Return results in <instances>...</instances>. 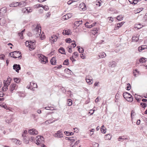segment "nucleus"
<instances>
[{
    "label": "nucleus",
    "mask_w": 147,
    "mask_h": 147,
    "mask_svg": "<svg viewBox=\"0 0 147 147\" xmlns=\"http://www.w3.org/2000/svg\"><path fill=\"white\" fill-rule=\"evenodd\" d=\"M41 27L37 26H36V28L33 30V32L35 37H40L41 31Z\"/></svg>",
    "instance_id": "1"
},
{
    "label": "nucleus",
    "mask_w": 147,
    "mask_h": 147,
    "mask_svg": "<svg viewBox=\"0 0 147 147\" xmlns=\"http://www.w3.org/2000/svg\"><path fill=\"white\" fill-rule=\"evenodd\" d=\"M38 57L39 59L41 61V62H43L46 63L48 61L47 58L42 55H39Z\"/></svg>",
    "instance_id": "2"
},
{
    "label": "nucleus",
    "mask_w": 147,
    "mask_h": 147,
    "mask_svg": "<svg viewBox=\"0 0 147 147\" xmlns=\"http://www.w3.org/2000/svg\"><path fill=\"white\" fill-rule=\"evenodd\" d=\"M30 45L29 46V50L30 51H32L36 47L35 45V41L34 40L33 41L31 40H30Z\"/></svg>",
    "instance_id": "3"
},
{
    "label": "nucleus",
    "mask_w": 147,
    "mask_h": 147,
    "mask_svg": "<svg viewBox=\"0 0 147 147\" xmlns=\"http://www.w3.org/2000/svg\"><path fill=\"white\" fill-rule=\"evenodd\" d=\"M63 135L62 131L60 130L57 131V133H55L54 136L55 137L61 138L63 137Z\"/></svg>",
    "instance_id": "4"
},
{
    "label": "nucleus",
    "mask_w": 147,
    "mask_h": 147,
    "mask_svg": "<svg viewBox=\"0 0 147 147\" xmlns=\"http://www.w3.org/2000/svg\"><path fill=\"white\" fill-rule=\"evenodd\" d=\"M13 68L18 73L21 69L20 66L19 64H14L13 66Z\"/></svg>",
    "instance_id": "5"
},
{
    "label": "nucleus",
    "mask_w": 147,
    "mask_h": 147,
    "mask_svg": "<svg viewBox=\"0 0 147 147\" xmlns=\"http://www.w3.org/2000/svg\"><path fill=\"white\" fill-rule=\"evenodd\" d=\"M6 8L5 7H3L0 10V16H4L6 13Z\"/></svg>",
    "instance_id": "6"
},
{
    "label": "nucleus",
    "mask_w": 147,
    "mask_h": 147,
    "mask_svg": "<svg viewBox=\"0 0 147 147\" xmlns=\"http://www.w3.org/2000/svg\"><path fill=\"white\" fill-rule=\"evenodd\" d=\"M10 90L12 92L14 90L16 89L17 88V86L16 84H12L10 85Z\"/></svg>",
    "instance_id": "7"
},
{
    "label": "nucleus",
    "mask_w": 147,
    "mask_h": 147,
    "mask_svg": "<svg viewBox=\"0 0 147 147\" xmlns=\"http://www.w3.org/2000/svg\"><path fill=\"white\" fill-rule=\"evenodd\" d=\"M28 133L31 135H37L38 134V131L34 129L29 130Z\"/></svg>",
    "instance_id": "8"
},
{
    "label": "nucleus",
    "mask_w": 147,
    "mask_h": 147,
    "mask_svg": "<svg viewBox=\"0 0 147 147\" xmlns=\"http://www.w3.org/2000/svg\"><path fill=\"white\" fill-rule=\"evenodd\" d=\"M37 138H38V139L36 140V141L37 142L36 143V144L38 145L40 143H41V141H42L44 140V138L42 136H38L37 137Z\"/></svg>",
    "instance_id": "9"
},
{
    "label": "nucleus",
    "mask_w": 147,
    "mask_h": 147,
    "mask_svg": "<svg viewBox=\"0 0 147 147\" xmlns=\"http://www.w3.org/2000/svg\"><path fill=\"white\" fill-rule=\"evenodd\" d=\"M13 120V119L12 117V116L11 115H10L6 118L5 121L6 123H9L11 122Z\"/></svg>",
    "instance_id": "10"
},
{
    "label": "nucleus",
    "mask_w": 147,
    "mask_h": 147,
    "mask_svg": "<svg viewBox=\"0 0 147 147\" xmlns=\"http://www.w3.org/2000/svg\"><path fill=\"white\" fill-rule=\"evenodd\" d=\"M79 7L83 10H85L86 9L85 4L83 3H81L79 5Z\"/></svg>",
    "instance_id": "11"
},
{
    "label": "nucleus",
    "mask_w": 147,
    "mask_h": 147,
    "mask_svg": "<svg viewBox=\"0 0 147 147\" xmlns=\"http://www.w3.org/2000/svg\"><path fill=\"white\" fill-rule=\"evenodd\" d=\"M58 38V37L56 35H54L51 36V38H50V40L53 42H52V43H53L57 41Z\"/></svg>",
    "instance_id": "12"
},
{
    "label": "nucleus",
    "mask_w": 147,
    "mask_h": 147,
    "mask_svg": "<svg viewBox=\"0 0 147 147\" xmlns=\"http://www.w3.org/2000/svg\"><path fill=\"white\" fill-rule=\"evenodd\" d=\"M17 52H18L17 53H16V54H15L14 57H13V58L15 59H16L17 58H21L22 57L21 53L19 51H16Z\"/></svg>",
    "instance_id": "13"
},
{
    "label": "nucleus",
    "mask_w": 147,
    "mask_h": 147,
    "mask_svg": "<svg viewBox=\"0 0 147 147\" xmlns=\"http://www.w3.org/2000/svg\"><path fill=\"white\" fill-rule=\"evenodd\" d=\"M132 41L133 42H137L139 39V36L138 35L133 36L132 38Z\"/></svg>",
    "instance_id": "14"
},
{
    "label": "nucleus",
    "mask_w": 147,
    "mask_h": 147,
    "mask_svg": "<svg viewBox=\"0 0 147 147\" xmlns=\"http://www.w3.org/2000/svg\"><path fill=\"white\" fill-rule=\"evenodd\" d=\"M70 33H71L70 30L68 29L66 30H63L62 34L64 35H68L70 34Z\"/></svg>",
    "instance_id": "15"
},
{
    "label": "nucleus",
    "mask_w": 147,
    "mask_h": 147,
    "mask_svg": "<svg viewBox=\"0 0 147 147\" xmlns=\"http://www.w3.org/2000/svg\"><path fill=\"white\" fill-rule=\"evenodd\" d=\"M56 60L55 57L52 58L50 60V63L52 65H56Z\"/></svg>",
    "instance_id": "16"
},
{
    "label": "nucleus",
    "mask_w": 147,
    "mask_h": 147,
    "mask_svg": "<svg viewBox=\"0 0 147 147\" xmlns=\"http://www.w3.org/2000/svg\"><path fill=\"white\" fill-rule=\"evenodd\" d=\"M37 87V85L36 83H35L34 82H31L30 83V88H31L32 89L33 88H35Z\"/></svg>",
    "instance_id": "17"
},
{
    "label": "nucleus",
    "mask_w": 147,
    "mask_h": 147,
    "mask_svg": "<svg viewBox=\"0 0 147 147\" xmlns=\"http://www.w3.org/2000/svg\"><path fill=\"white\" fill-rule=\"evenodd\" d=\"M124 23L125 22H122L121 23H119L117 24V26H115V29H118L119 28L121 27L122 26V25L124 24Z\"/></svg>",
    "instance_id": "18"
},
{
    "label": "nucleus",
    "mask_w": 147,
    "mask_h": 147,
    "mask_svg": "<svg viewBox=\"0 0 147 147\" xmlns=\"http://www.w3.org/2000/svg\"><path fill=\"white\" fill-rule=\"evenodd\" d=\"M22 137H23V140L24 142L26 144H28L29 142V138H28L26 136Z\"/></svg>",
    "instance_id": "19"
},
{
    "label": "nucleus",
    "mask_w": 147,
    "mask_h": 147,
    "mask_svg": "<svg viewBox=\"0 0 147 147\" xmlns=\"http://www.w3.org/2000/svg\"><path fill=\"white\" fill-rule=\"evenodd\" d=\"M82 20L76 21L74 24V26L77 27H78L80 25L82 24Z\"/></svg>",
    "instance_id": "20"
},
{
    "label": "nucleus",
    "mask_w": 147,
    "mask_h": 147,
    "mask_svg": "<svg viewBox=\"0 0 147 147\" xmlns=\"http://www.w3.org/2000/svg\"><path fill=\"white\" fill-rule=\"evenodd\" d=\"M59 52L62 54H65L64 49L62 47H60L59 49Z\"/></svg>",
    "instance_id": "21"
},
{
    "label": "nucleus",
    "mask_w": 147,
    "mask_h": 147,
    "mask_svg": "<svg viewBox=\"0 0 147 147\" xmlns=\"http://www.w3.org/2000/svg\"><path fill=\"white\" fill-rule=\"evenodd\" d=\"M116 66L115 62L114 61H112L110 62L109 64V66L112 67H114Z\"/></svg>",
    "instance_id": "22"
},
{
    "label": "nucleus",
    "mask_w": 147,
    "mask_h": 147,
    "mask_svg": "<svg viewBox=\"0 0 147 147\" xmlns=\"http://www.w3.org/2000/svg\"><path fill=\"white\" fill-rule=\"evenodd\" d=\"M71 15L69 13H68L64 16H63V18L65 20H67L71 17Z\"/></svg>",
    "instance_id": "23"
},
{
    "label": "nucleus",
    "mask_w": 147,
    "mask_h": 147,
    "mask_svg": "<svg viewBox=\"0 0 147 147\" xmlns=\"http://www.w3.org/2000/svg\"><path fill=\"white\" fill-rule=\"evenodd\" d=\"M111 138V134H107L105 135L104 138L106 140H110Z\"/></svg>",
    "instance_id": "24"
},
{
    "label": "nucleus",
    "mask_w": 147,
    "mask_h": 147,
    "mask_svg": "<svg viewBox=\"0 0 147 147\" xmlns=\"http://www.w3.org/2000/svg\"><path fill=\"white\" fill-rule=\"evenodd\" d=\"M18 6H19V3L16 2L13 3L12 4H11L10 5V6L11 7H16Z\"/></svg>",
    "instance_id": "25"
},
{
    "label": "nucleus",
    "mask_w": 147,
    "mask_h": 147,
    "mask_svg": "<svg viewBox=\"0 0 147 147\" xmlns=\"http://www.w3.org/2000/svg\"><path fill=\"white\" fill-rule=\"evenodd\" d=\"M106 56V54L104 52H102L99 55V57L100 58L105 57Z\"/></svg>",
    "instance_id": "26"
},
{
    "label": "nucleus",
    "mask_w": 147,
    "mask_h": 147,
    "mask_svg": "<svg viewBox=\"0 0 147 147\" xmlns=\"http://www.w3.org/2000/svg\"><path fill=\"white\" fill-rule=\"evenodd\" d=\"M26 3L25 2H22L19 3V6L23 7L26 5Z\"/></svg>",
    "instance_id": "27"
},
{
    "label": "nucleus",
    "mask_w": 147,
    "mask_h": 147,
    "mask_svg": "<svg viewBox=\"0 0 147 147\" xmlns=\"http://www.w3.org/2000/svg\"><path fill=\"white\" fill-rule=\"evenodd\" d=\"M67 104L69 106L71 105L72 104V100L70 99H68L67 100Z\"/></svg>",
    "instance_id": "28"
},
{
    "label": "nucleus",
    "mask_w": 147,
    "mask_h": 147,
    "mask_svg": "<svg viewBox=\"0 0 147 147\" xmlns=\"http://www.w3.org/2000/svg\"><path fill=\"white\" fill-rule=\"evenodd\" d=\"M8 89L7 86L6 84L4 83V87L2 88V90L3 91H5Z\"/></svg>",
    "instance_id": "29"
},
{
    "label": "nucleus",
    "mask_w": 147,
    "mask_h": 147,
    "mask_svg": "<svg viewBox=\"0 0 147 147\" xmlns=\"http://www.w3.org/2000/svg\"><path fill=\"white\" fill-rule=\"evenodd\" d=\"M86 82L89 85L92 84V80L86 78Z\"/></svg>",
    "instance_id": "30"
},
{
    "label": "nucleus",
    "mask_w": 147,
    "mask_h": 147,
    "mask_svg": "<svg viewBox=\"0 0 147 147\" xmlns=\"http://www.w3.org/2000/svg\"><path fill=\"white\" fill-rule=\"evenodd\" d=\"M18 53V52L17 51H14L10 53H9V55L11 57H13V58L14 57V56L15 54H16V53Z\"/></svg>",
    "instance_id": "31"
},
{
    "label": "nucleus",
    "mask_w": 147,
    "mask_h": 147,
    "mask_svg": "<svg viewBox=\"0 0 147 147\" xmlns=\"http://www.w3.org/2000/svg\"><path fill=\"white\" fill-rule=\"evenodd\" d=\"M101 131L102 133H103L104 134L106 133V131L105 130V128L103 125L101 127Z\"/></svg>",
    "instance_id": "32"
},
{
    "label": "nucleus",
    "mask_w": 147,
    "mask_h": 147,
    "mask_svg": "<svg viewBox=\"0 0 147 147\" xmlns=\"http://www.w3.org/2000/svg\"><path fill=\"white\" fill-rule=\"evenodd\" d=\"M77 48H78V51H79V53H82L84 52V49L82 48H81L80 49V46H78Z\"/></svg>",
    "instance_id": "33"
},
{
    "label": "nucleus",
    "mask_w": 147,
    "mask_h": 147,
    "mask_svg": "<svg viewBox=\"0 0 147 147\" xmlns=\"http://www.w3.org/2000/svg\"><path fill=\"white\" fill-rule=\"evenodd\" d=\"M146 58H144L143 57L141 58L139 60V61L141 63H143L144 62H145L146 60H145Z\"/></svg>",
    "instance_id": "34"
},
{
    "label": "nucleus",
    "mask_w": 147,
    "mask_h": 147,
    "mask_svg": "<svg viewBox=\"0 0 147 147\" xmlns=\"http://www.w3.org/2000/svg\"><path fill=\"white\" fill-rule=\"evenodd\" d=\"M123 17L121 15L118 16L117 17V19L119 21H120L123 20Z\"/></svg>",
    "instance_id": "35"
},
{
    "label": "nucleus",
    "mask_w": 147,
    "mask_h": 147,
    "mask_svg": "<svg viewBox=\"0 0 147 147\" xmlns=\"http://www.w3.org/2000/svg\"><path fill=\"white\" fill-rule=\"evenodd\" d=\"M144 9L142 7L140 8H138L137 10L135 11L136 13H138L142 11Z\"/></svg>",
    "instance_id": "36"
},
{
    "label": "nucleus",
    "mask_w": 147,
    "mask_h": 147,
    "mask_svg": "<svg viewBox=\"0 0 147 147\" xmlns=\"http://www.w3.org/2000/svg\"><path fill=\"white\" fill-rule=\"evenodd\" d=\"M68 61L69 60L68 59H66L65 60L63 63V65H68L69 64Z\"/></svg>",
    "instance_id": "37"
},
{
    "label": "nucleus",
    "mask_w": 147,
    "mask_h": 147,
    "mask_svg": "<svg viewBox=\"0 0 147 147\" xmlns=\"http://www.w3.org/2000/svg\"><path fill=\"white\" fill-rule=\"evenodd\" d=\"M127 92H125L124 93H123V97L124 98L126 99L127 98H128V97L129 96L128 95V94H127Z\"/></svg>",
    "instance_id": "38"
},
{
    "label": "nucleus",
    "mask_w": 147,
    "mask_h": 147,
    "mask_svg": "<svg viewBox=\"0 0 147 147\" xmlns=\"http://www.w3.org/2000/svg\"><path fill=\"white\" fill-rule=\"evenodd\" d=\"M140 105L142 106V107L144 108H145L147 106L146 104L144 102H141Z\"/></svg>",
    "instance_id": "39"
},
{
    "label": "nucleus",
    "mask_w": 147,
    "mask_h": 147,
    "mask_svg": "<svg viewBox=\"0 0 147 147\" xmlns=\"http://www.w3.org/2000/svg\"><path fill=\"white\" fill-rule=\"evenodd\" d=\"M51 120H47L45 122V123L46 124H50L51 123H52L54 121H51Z\"/></svg>",
    "instance_id": "40"
},
{
    "label": "nucleus",
    "mask_w": 147,
    "mask_h": 147,
    "mask_svg": "<svg viewBox=\"0 0 147 147\" xmlns=\"http://www.w3.org/2000/svg\"><path fill=\"white\" fill-rule=\"evenodd\" d=\"M10 140H11L12 141L14 142L16 144L18 143V140L16 138H11L10 139Z\"/></svg>",
    "instance_id": "41"
},
{
    "label": "nucleus",
    "mask_w": 147,
    "mask_h": 147,
    "mask_svg": "<svg viewBox=\"0 0 147 147\" xmlns=\"http://www.w3.org/2000/svg\"><path fill=\"white\" fill-rule=\"evenodd\" d=\"M14 80L15 82L16 83H18L20 82V80L19 78H14Z\"/></svg>",
    "instance_id": "42"
},
{
    "label": "nucleus",
    "mask_w": 147,
    "mask_h": 147,
    "mask_svg": "<svg viewBox=\"0 0 147 147\" xmlns=\"http://www.w3.org/2000/svg\"><path fill=\"white\" fill-rule=\"evenodd\" d=\"M40 38L41 39V40H43L44 39L45 37V35L44 34V33L43 32L41 34L40 36Z\"/></svg>",
    "instance_id": "43"
},
{
    "label": "nucleus",
    "mask_w": 147,
    "mask_h": 147,
    "mask_svg": "<svg viewBox=\"0 0 147 147\" xmlns=\"http://www.w3.org/2000/svg\"><path fill=\"white\" fill-rule=\"evenodd\" d=\"M45 108L46 109L48 110H53V107H46Z\"/></svg>",
    "instance_id": "44"
},
{
    "label": "nucleus",
    "mask_w": 147,
    "mask_h": 147,
    "mask_svg": "<svg viewBox=\"0 0 147 147\" xmlns=\"http://www.w3.org/2000/svg\"><path fill=\"white\" fill-rule=\"evenodd\" d=\"M42 7L45 11H47L49 9V7L46 5L43 6Z\"/></svg>",
    "instance_id": "45"
},
{
    "label": "nucleus",
    "mask_w": 147,
    "mask_h": 147,
    "mask_svg": "<svg viewBox=\"0 0 147 147\" xmlns=\"http://www.w3.org/2000/svg\"><path fill=\"white\" fill-rule=\"evenodd\" d=\"M98 30V28H94L93 31H94V33H93V34H96L97 33V31Z\"/></svg>",
    "instance_id": "46"
},
{
    "label": "nucleus",
    "mask_w": 147,
    "mask_h": 147,
    "mask_svg": "<svg viewBox=\"0 0 147 147\" xmlns=\"http://www.w3.org/2000/svg\"><path fill=\"white\" fill-rule=\"evenodd\" d=\"M65 71L67 72L68 74H69L70 73L71 71L68 68H66L65 69Z\"/></svg>",
    "instance_id": "47"
},
{
    "label": "nucleus",
    "mask_w": 147,
    "mask_h": 147,
    "mask_svg": "<svg viewBox=\"0 0 147 147\" xmlns=\"http://www.w3.org/2000/svg\"><path fill=\"white\" fill-rule=\"evenodd\" d=\"M139 1H140L139 0H134L133 3V4H137Z\"/></svg>",
    "instance_id": "48"
},
{
    "label": "nucleus",
    "mask_w": 147,
    "mask_h": 147,
    "mask_svg": "<svg viewBox=\"0 0 147 147\" xmlns=\"http://www.w3.org/2000/svg\"><path fill=\"white\" fill-rule=\"evenodd\" d=\"M43 6V5L42 4H37L34 5L35 8H38Z\"/></svg>",
    "instance_id": "49"
},
{
    "label": "nucleus",
    "mask_w": 147,
    "mask_h": 147,
    "mask_svg": "<svg viewBox=\"0 0 147 147\" xmlns=\"http://www.w3.org/2000/svg\"><path fill=\"white\" fill-rule=\"evenodd\" d=\"M73 42H74V43H72L71 44V47H73L74 48L76 46V45L75 43V41L74 40V41H73Z\"/></svg>",
    "instance_id": "50"
},
{
    "label": "nucleus",
    "mask_w": 147,
    "mask_h": 147,
    "mask_svg": "<svg viewBox=\"0 0 147 147\" xmlns=\"http://www.w3.org/2000/svg\"><path fill=\"white\" fill-rule=\"evenodd\" d=\"M128 86L126 87V89L127 90H129L131 89V86L129 83L127 84Z\"/></svg>",
    "instance_id": "51"
},
{
    "label": "nucleus",
    "mask_w": 147,
    "mask_h": 147,
    "mask_svg": "<svg viewBox=\"0 0 147 147\" xmlns=\"http://www.w3.org/2000/svg\"><path fill=\"white\" fill-rule=\"evenodd\" d=\"M18 35L20 37V38L21 39L23 38V33L22 32H20L18 33Z\"/></svg>",
    "instance_id": "52"
},
{
    "label": "nucleus",
    "mask_w": 147,
    "mask_h": 147,
    "mask_svg": "<svg viewBox=\"0 0 147 147\" xmlns=\"http://www.w3.org/2000/svg\"><path fill=\"white\" fill-rule=\"evenodd\" d=\"M25 45L27 47L29 46L30 45V41H26L25 42Z\"/></svg>",
    "instance_id": "53"
},
{
    "label": "nucleus",
    "mask_w": 147,
    "mask_h": 147,
    "mask_svg": "<svg viewBox=\"0 0 147 147\" xmlns=\"http://www.w3.org/2000/svg\"><path fill=\"white\" fill-rule=\"evenodd\" d=\"M71 39L70 38H67L65 40V41L66 42L68 43H71Z\"/></svg>",
    "instance_id": "54"
},
{
    "label": "nucleus",
    "mask_w": 147,
    "mask_h": 147,
    "mask_svg": "<svg viewBox=\"0 0 147 147\" xmlns=\"http://www.w3.org/2000/svg\"><path fill=\"white\" fill-rule=\"evenodd\" d=\"M69 140L72 142H74L75 140V138L73 137H70Z\"/></svg>",
    "instance_id": "55"
},
{
    "label": "nucleus",
    "mask_w": 147,
    "mask_h": 147,
    "mask_svg": "<svg viewBox=\"0 0 147 147\" xmlns=\"http://www.w3.org/2000/svg\"><path fill=\"white\" fill-rule=\"evenodd\" d=\"M128 102H132L133 100V98H127L125 99Z\"/></svg>",
    "instance_id": "56"
},
{
    "label": "nucleus",
    "mask_w": 147,
    "mask_h": 147,
    "mask_svg": "<svg viewBox=\"0 0 147 147\" xmlns=\"http://www.w3.org/2000/svg\"><path fill=\"white\" fill-rule=\"evenodd\" d=\"M27 133V131L26 130H25L24 131V132L22 134V136H26V134Z\"/></svg>",
    "instance_id": "57"
},
{
    "label": "nucleus",
    "mask_w": 147,
    "mask_h": 147,
    "mask_svg": "<svg viewBox=\"0 0 147 147\" xmlns=\"http://www.w3.org/2000/svg\"><path fill=\"white\" fill-rule=\"evenodd\" d=\"M93 145L94 147H98V146L99 144L98 143L94 142L93 143Z\"/></svg>",
    "instance_id": "58"
},
{
    "label": "nucleus",
    "mask_w": 147,
    "mask_h": 147,
    "mask_svg": "<svg viewBox=\"0 0 147 147\" xmlns=\"http://www.w3.org/2000/svg\"><path fill=\"white\" fill-rule=\"evenodd\" d=\"M34 138L33 137H31V138H29V141H30L31 142L33 141Z\"/></svg>",
    "instance_id": "59"
},
{
    "label": "nucleus",
    "mask_w": 147,
    "mask_h": 147,
    "mask_svg": "<svg viewBox=\"0 0 147 147\" xmlns=\"http://www.w3.org/2000/svg\"><path fill=\"white\" fill-rule=\"evenodd\" d=\"M62 67V66L61 65H57L55 67H54V68H57V69H59L61 68Z\"/></svg>",
    "instance_id": "60"
},
{
    "label": "nucleus",
    "mask_w": 147,
    "mask_h": 147,
    "mask_svg": "<svg viewBox=\"0 0 147 147\" xmlns=\"http://www.w3.org/2000/svg\"><path fill=\"white\" fill-rule=\"evenodd\" d=\"M70 59L71 61H72V62H73L74 61H76V60L74 58L73 56L70 57Z\"/></svg>",
    "instance_id": "61"
},
{
    "label": "nucleus",
    "mask_w": 147,
    "mask_h": 147,
    "mask_svg": "<svg viewBox=\"0 0 147 147\" xmlns=\"http://www.w3.org/2000/svg\"><path fill=\"white\" fill-rule=\"evenodd\" d=\"M136 73H139V72L138 71H137V69H135V70H134L133 72V73L134 74V75L135 76H136Z\"/></svg>",
    "instance_id": "62"
},
{
    "label": "nucleus",
    "mask_w": 147,
    "mask_h": 147,
    "mask_svg": "<svg viewBox=\"0 0 147 147\" xmlns=\"http://www.w3.org/2000/svg\"><path fill=\"white\" fill-rule=\"evenodd\" d=\"M4 95V94L3 92L0 91V97H3Z\"/></svg>",
    "instance_id": "63"
},
{
    "label": "nucleus",
    "mask_w": 147,
    "mask_h": 147,
    "mask_svg": "<svg viewBox=\"0 0 147 147\" xmlns=\"http://www.w3.org/2000/svg\"><path fill=\"white\" fill-rule=\"evenodd\" d=\"M96 23H93L90 25L89 26V28H90L95 26Z\"/></svg>",
    "instance_id": "64"
}]
</instances>
